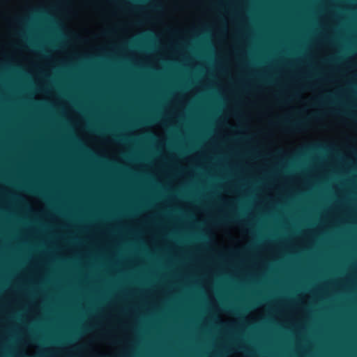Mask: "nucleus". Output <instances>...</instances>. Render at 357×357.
Instances as JSON below:
<instances>
[{"instance_id": "obj_3", "label": "nucleus", "mask_w": 357, "mask_h": 357, "mask_svg": "<svg viewBox=\"0 0 357 357\" xmlns=\"http://www.w3.org/2000/svg\"><path fill=\"white\" fill-rule=\"evenodd\" d=\"M229 220H231V221H234H234H236V219H234V218H231Z\"/></svg>"}, {"instance_id": "obj_1", "label": "nucleus", "mask_w": 357, "mask_h": 357, "mask_svg": "<svg viewBox=\"0 0 357 357\" xmlns=\"http://www.w3.org/2000/svg\"><path fill=\"white\" fill-rule=\"evenodd\" d=\"M284 123L289 129L294 130H300L305 126V123L303 121L284 122Z\"/></svg>"}, {"instance_id": "obj_2", "label": "nucleus", "mask_w": 357, "mask_h": 357, "mask_svg": "<svg viewBox=\"0 0 357 357\" xmlns=\"http://www.w3.org/2000/svg\"><path fill=\"white\" fill-rule=\"evenodd\" d=\"M356 108H357V106L355 107ZM340 114H342V115H344V116H347L349 118H351V119H354L355 120H357V114H355V113H352V112H350L349 111H342L341 112H340Z\"/></svg>"}]
</instances>
